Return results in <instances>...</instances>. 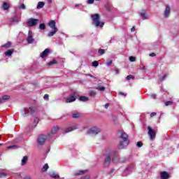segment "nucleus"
Returning a JSON list of instances; mask_svg holds the SVG:
<instances>
[{"label":"nucleus","instance_id":"nucleus-26","mask_svg":"<svg viewBox=\"0 0 179 179\" xmlns=\"http://www.w3.org/2000/svg\"><path fill=\"white\" fill-rule=\"evenodd\" d=\"M2 8L4 10H8L9 9V4L6 2H4L2 5Z\"/></svg>","mask_w":179,"mask_h":179},{"label":"nucleus","instance_id":"nucleus-3","mask_svg":"<svg viewBox=\"0 0 179 179\" xmlns=\"http://www.w3.org/2000/svg\"><path fill=\"white\" fill-rule=\"evenodd\" d=\"M59 131V127L55 126L52 127L51 131L48 134V139L49 142H52L55 138V134Z\"/></svg>","mask_w":179,"mask_h":179},{"label":"nucleus","instance_id":"nucleus-22","mask_svg":"<svg viewBox=\"0 0 179 179\" xmlns=\"http://www.w3.org/2000/svg\"><path fill=\"white\" fill-rule=\"evenodd\" d=\"M49 175L50 176V177H52V178H59V175L55 173V171L50 172Z\"/></svg>","mask_w":179,"mask_h":179},{"label":"nucleus","instance_id":"nucleus-34","mask_svg":"<svg viewBox=\"0 0 179 179\" xmlns=\"http://www.w3.org/2000/svg\"><path fill=\"white\" fill-rule=\"evenodd\" d=\"M89 94H90V96L91 97H94V96H96V92H94V91H90Z\"/></svg>","mask_w":179,"mask_h":179},{"label":"nucleus","instance_id":"nucleus-9","mask_svg":"<svg viewBox=\"0 0 179 179\" xmlns=\"http://www.w3.org/2000/svg\"><path fill=\"white\" fill-rule=\"evenodd\" d=\"M45 141H48V135H41L38 138V143L39 145H44V143H45Z\"/></svg>","mask_w":179,"mask_h":179},{"label":"nucleus","instance_id":"nucleus-16","mask_svg":"<svg viewBox=\"0 0 179 179\" xmlns=\"http://www.w3.org/2000/svg\"><path fill=\"white\" fill-rule=\"evenodd\" d=\"M161 179H169L170 178V175L166 171L161 172L160 173Z\"/></svg>","mask_w":179,"mask_h":179},{"label":"nucleus","instance_id":"nucleus-42","mask_svg":"<svg viewBox=\"0 0 179 179\" xmlns=\"http://www.w3.org/2000/svg\"><path fill=\"white\" fill-rule=\"evenodd\" d=\"M129 61H130L131 62H135L136 59H135V57L131 56V57H129Z\"/></svg>","mask_w":179,"mask_h":179},{"label":"nucleus","instance_id":"nucleus-36","mask_svg":"<svg viewBox=\"0 0 179 179\" xmlns=\"http://www.w3.org/2000/svg\"><path fill=\"white\" fill-rule=\"evenodd\" d=\"M79 117H80V114L78 113L73 114V118H79Z\"/></svg>","mask_w":179,"mask_h":179},{"label":"nucleus","instance_id":"nucleus-61","mask_svg":"<svg viewBox=\"0 0 179 179\" xmlns=\"http://www.w3.org/2000/svg\"><path fill=\"white\" fill-rule=\"evenodd\" d=\"M34 85H37V83H36V84H34Z\"/></svg>","mask_w":179,"mask_h":179},{"label":"nucleus","instance_id":"nucleus-47","mask_svg":"<svg viewBox=\"0 0 179 179\" xmlns=\"http://www.w3.org/2000/svg\"><path fill=\"white\" fill-rule=\"evenodd\" d=\"M1 177H6V173L0 172V178H1Z\"/></svg>","mask_w":179,"mask_h":179},{"label":"nucleus","instance_id":"nucleus-7","mask_svg":"<svg viewBox=\"0 0 179 179\" xmlns=\"http://www.w3.org/2000/svg\"><path fill=\"white\" fill-rule=\"evenodd\" d=\"M148 136H150V141H154V139L156 138V134H157V131L152 129V127H150V126L148 127Z\"/></svg>","mask_w":179,"mask_h":179},{"label":"nucleus","instance_id":"nucleus-21","mask_svg":"<svg viewBox=\"0 0 179 179\" xmlns=\"http://www.w3.org/2000/svg\"><path fill=\"white\" fill-rule=\"evenodd\" d=\"M57 31H58V28H55L53 31H51L48 33V37H52L55 34H56Z\"/></svg>","mask_w":179,"mask_h":179},{"label":"nucleus","instance_id":"nucleus-13","mask_svg":"<svg viewBox=\"0 0 179 179\" xmlns=\"http://www.w3.org/2000/svg\"><path fill=\"white\" fill-rule=\"evenodd\" d=\"M140 16L143 19V20H146L147 19L149 18L148 16V14L146 13V10H142L141 12L140 13Z\"/></svg>","mask_w":179,"mask_h":179},{"label":"nucleus","instance_id":"nucleus-43","mask_svg":"<svg viewBox=\"0 0 179 179\" xmlns=\"http://www.w3.org/2000/svg\"><path fill=\"white\" fill-rule=\"evenodd\" d=\"M171 104H173L172 101H168L166 102H165V106H171Z\"/></svg>","mask_w":179,"mask_h":179},{"label":"nucleus","instance_id":"nucleus-32","mask_svg":"<svg viewBox=\"0 0 179 179\" xmlns=\"http://www.w3.org/2000/svg\"><path fill=\"white\" fill-rule=\"evenodd\" d=\"M19 9H22L23 10H24V9H26V5H24V3H22L19 6Z\"/></svg>","mask_w":179,"mask_h":179},{"label":"nucleus","instance_id":"nucleus-60","mask_svg":"<svg viewBox=\"0 0 179 179\" xmlns=\"http://www.w3.org/2000/svg\"><path fill=\"white\" fill-rule=\"evenodd\" d=\"M0 146H2V143H0Z\"/></svg>","mask_w":179,"mask_h":179},{"label":"nucleus","instance_id":"nucleus-27","mask_svg":"<svg viewBox=\"0 0 179 179\" xmlns=\"http://www.w3.org/2000/svg\"><path fill=\"white\" fill-rule=\"evenodd\" d=\"M44 5H45L44 2L39 1L37 5V9H41L42 8H44Z\"/></svg>","mask_w":179,"mask_h":179},{"label":"nucleus","instance_id":"nucleus-12","mask_svg":"<svg viewBox=\"0 0 179 179\" xmlns=\"http://www.w3.org/2000/svg\"><path fill=\"white\" fill-rule=\"evenodd\" d=\"M111 163V157L110 155H106V158H105V161H104V166L105 167H107L110 165V164Z\"/></svg>","mask_w":179,"mask_h":179},{"label":"nucleus","instance_id":"nucleus-63","mask_svg":"<svg viewBox=\"0 0 179 179\" xmlns=\"http://www.w3.org/2000/svg\"><path fill=\"white\" fill-rule=\"evenodd\" d=\"M1 135H0V139H1Z\"/></svg>","mask_w":179,"mask_h":179},{"label":"nucleus","instance_id":"nucleus-17","mask_svg":"<svg viewBox=\"0 0 179 179\" xmlns=\"http://www.w3.org/2000/svg\"><path fill=\"white\" fill-rule=\"evenodd\" d=\"M50 52V49L47 48L43 52H42L40 55V57L41 58H45L48 55V53Z\"/></svg>","mask_w":179,"mask_h":179},{"label":"nucleus","instance_id":"nucleus-37","mask_svg":"<svg viewBox=\"0 0 179 179\" xmlns=\"http://www.w3.org/2000/svg\"><path fill=\"white\" fill-rule=\"evenodd\" d=\"M134 77L132 75H129L126 78L127 80H131V79H134Z\"/></svg>","mask_w":179,"mask_h":179},{"label":"nucleus","instance_id":"nucleus-10","mask_svg":"<svg viewBox=\"0 0 179 179\" xmlns=\"http://www.w3.org/2000/svg\"><path fill=\"white\" fill-rule=\"evenodd\" d=\"M27 41L28 44H33L34 43V38H33V31H28V37L27 38Z\"/></svg>","mask_w":179,"mask_h":179},{"label":"nucleus","instance_id":"nucleus-51","mask_svg":"<svg viewBox=\"0 0 179 179\" xmlns=\"http://www.w3.org/2000/svg\"><path fill=\"white\" fill-rule=\"evenodd\" d=\"M157 115L156 113L152 112V113H151V114H150V117H155V115Z\"/></svg>","mask_w":179,"mask_h":179},{"label":"nucleus","instance_id":"nucleus-2","mask_svg":"<svg viewBox=\"0 0 179 179\" xmlns=\"http://www.w3.org/2000/svg\"><path fill=\"white\" fill-rule=\"evenodd\" d=\"M93 20L92 24H94L96 27H103L104 26V22L100 21V15L98 13L91 15Z\"/></svg>","mask_w":179,"mask_h":179},{"label":"nucleus","instance_id":"nucleus-30","mask_svg":"<svg viewBox=\"0 0 179 179\" xmlns=\"http://www.w3.org/2000/svg\"><path fill=\"white\" fill-rule=\"evenodd\" d=\"M47 170H48V164H45L42 169L43 171H47Z\"/></svg>","mask_w":179,"mask_h":179},{"label":"nucleus","instance_id":"nucleus-18","mask_svg":"<svg viewBox=\"0 0 179 179\" xmlns=\"http://www.w3.org/2000/svg\"><path fill=\"white\" fill-rule=\"evenodd\" d=\"M55 24H56V22L54 20H51L48 23V26H50V29H52V30L57 29V27H55Z\"/></svg>","mask_w":179,"mask_h":179},{"label":"nucleus","instance_id":"nucleus-48","mask_svg":"<svg viewBox=\"0 0 179 179\" xmlns=\"http://www.w3.org/2000/svg\"><path fill=\"white\" fill-rule=\"evenodd\" d=\"M48 97H49V95L46 94L44 95L43 99L44 100H48Z\"/></svg>","mask_w":179,"mask_h":179},{"label":"nucleus","instance_id":"nucleus-50","mask_svg":"<svg viewBox=\"0 0 179 179\" xmlns=\"http://www.w3.org/2000/svg\"><path fill=\"white\" fill-rule=\"evenodd\" d=\"M8 149H16V145L9 146Z\"/></svg>","mask_w":179,"mask_h":179},{"label":"nucleus","instance_id":"nucleus-45","mask_svg":"<svg viewBox=\"0 0 179 179\" xmlns=\"http://www.w3.org/2000/svg\"><path fill=\"white\" fill-rule=\"evenodd\" d=\"M54 64H57V61L53 60V61H52V62H50L48 63V65H49V66H50V65H54Z\"/></svg>","mask_w":179,"mask_h":179},{"label":"nucleus","instance_id":"nucleus-52","mask_svg":"<svg viewBox=\"0 0 179 179\" xmlns=\"http://www.w3.org/2000/svg\"><path fill=\"white\" fill-rule=\"evenodd\" d=\"M115 72L117 75H118V73H120V71L118 70V69H115Z\"/></svg>","mask_w":179,"mask_h":179},{"label":"nucleus","instance_id":"nucleus-54","mask_svg":"<svg viewBox=\"0 0 179 179\" xmlns=\"http://www.w3.org/2000/svg\"><path fill=\"white\" fill-rule=\"evenodd\" d=\"M119 94H120V96H127L124 92H120Z\"/></svg>","mask_w":179,"mask_h":179},{"label":"nucleus","instance_id":"nucleus-23","mask_svg":"<svg viewBox=\"0 0 179 179\" xmlns=\"http://www.w3.org/2000/svg\"><path fill=\"white\" fill-rule=\"evenodd\" d=\"M10 99V96L9 95H4L2 96L1 99H0V104L1 103H3V100H9Z\"/></svg>","mask_w":179,"mask_h":179},{"label":"nucleus","instance_id":"nucleus-11","mask_svg":"<svg viewBox=\"0 0 179 179\" xmlns=\"http://www.w3.org/2000/svg\"><path fill=\"white\" fill-rule=\"evenodd\" d=\"M112 157V162L113 163H118V162H120V157L118 155V152H113V154H112L111 155Z\"/></svg>","mask_w":179,"mask_h":179},{"label":"nucleus","instance_id":"nucleus-1","mask_svg":"<svg viewBox=\"0 0 179 179\" xmlns=\"http://www.w3.org/2000/svg\"><path fill=\"white\" fill-rule=\"evenodd\" d=\"M120 135V138L122 139L118 145L119 149H124L127 148L129 144V141L128 140V134L127 133H123L121 131L118 133Z\"/></svg>","mask_w":179,"mask_h":179},{"label":"nucleus","instance_id":"nucleus-56","mask_svg":"<svg viewBox=\"0 0 179 179\" xmlns=\"http://www.w3.org/2000/svg\"><path fill=\"white\" fill-rule=\"evenodd\" d=\"M131 31H135V27H133L131 29Z\"/></svg>","mask_w":179,"mask_h":179},{"label":"nucleus","instance_id":"nucleus-15","mask_svg":"<svg viewBox=\"0 0 179 179\" xmlns=\"http://www.w3.org/2000/svg\"><path fill=\"white\" fill-rule=\"evenodd\" d=\"M170 12H171L170 6L166 5V9L164 11V17H169V16H170Z\"/></svg>","mask_w":179,"mask_h":179},{"label":"nucleus","instance_id":"nucleus-14","mask_svg":"<svg viewBox=\"0 0 179 179\" xmlns=\"http://www.w3.org/2000/svg\"><path fill=\"white\" fill-rule=\"evenodd\" d=\"M20 20H21L20 16L16 15L15 17L10 19V23H12V24L19 23V22H20Z\"/></svg>","mask_w":179,"mask_h":179},{"label":"nucleus","instance_id":"nucleus-40","mask_svg":"<svg viewBox=\"0 0 179 179\" xmlns=\"http://www.w3.org/2000/svg\"><path fill=\"white\" fill-rule=\"evenodd\" d=\"M97 89L100 92H104V90H106V87H99Z\"/></svg>","mask_w":179,"mask_h":179},{"label":"nucleus","instance_id":"nucleus-58","mask_svg":"<svg viewBox=\"0 0 179 179\" xmlns=\"http://www.w3.org/2000/svg\"><path fill=\"white\" fill-rule=\"evenodd\" d=\"M48 1L51 3V2H52V0H48Z\"/></svg>","mask_w":179,"mask_h":179},{"label":"nucleus","instance_id":"nucleus-35","mask_svg":"<svg viewBox=\"0 0 179 179\" xmlns=\"http://www.w3.org/2000/svg\"><path fill=\"white\" fill-rule=\"evenodd\" d=\"M92 66H94L95 68L97 67V66H99V62H97V61H94V62H92Z\"/></svg>","mask_w":179,"mask_h":179},{"label":"nucleus","instance_id":"nucleus-62","mask_svg":"<svg viewBox=\"0 0 179 179\" xmlns=\"http://www.w3.org/2000/svg\"><path fill=\"white\" fill-rule=\"evenodd\" d=\"M76 6H79L78 5H76Z\"/></svg>","mask_w":179,"mask_h":179},{"label":"nucleus","instance_id":"nucleus-5","mask_svg":"<svg viewBox=\"0 0 179 179\" xmlns=\"http://www.w3.org/2000/svg\"><path fill=\"white\" fill-rule=\"evenodd\" d=\"M100 132H101V129H100V128L93 127L88 129L87 134L89 135H98V134H100Z\"/></svg>","mask_w":179,"mask_h":179},{"label":"nucleus","instance_id":"nucleus-4","mask_svg":"<svg viewBox=\"0 0 179 179\" xmlns=\"http://www.w3.org/2000/svg\"><path fill=\"white\" fill-rule=\"evenodd\" d=\"M34 113H36V108L34 107L24 108L21 110V114L23 115V117H26V115H33Z\"/></svg>","mask_w":179,"mask_h":179},{"label":"nucleus","instance_id":"nucleus-31","mask_svg":"<svg viewBox=\"0 0 179 179\" xmlns=\"http://www.w3.org/2000/svg\"><path fill=\"white\" fill-rule=\"evenodd\" d=\"M98 52L100 55H103V54H105L106 51L104 50V49H99L98 50Z\"/></svg>","mask_w":179,"mask_h":179},{"label":"nucleus","instance_id":"nucleus-49","mask_svg":"<svg viewBox=\"0 0 179 179\" xmlns=\"http://www.w3.org/2000/svg\"><path fill=\"white\" fill-rule=\"evenodd\" d=\"M150 97H152V99H156V94H152L150 95Z\"/></svg>","mask_w":179,"mask_h":179},{"label":"nucleus","instance_id":"nucleus-20","mask_svg":"<svg viewBox=\"0 0 179 179\" xmlns=\"http://www.w3.org/2000/svg\"><path fill=\"white\" fill-rule=\"evenodd\" d=\"M86 173H87V170H80L75 173V176H83Z\"/></svg>","mask_w":179,"mask_h":179},{"label":"nucleus","instance_id":"nucleus-46","mask_svg":"<svg viewBox=\"0 0 179 179\" xmlns=\"http://www.w3.org/2000/svg\"><path fill=\"white\" fill-rule=\"evenodd\" d=\"M111 64H113V60H109L106 62V66H110V65H111Z\"/></svg>","mask_w":179,"mask_h":179},{"label":"nucleus","instance_id":"nucleus-28","mask_svg":"<svg viewBox=\"0 0 179 179\" xmlns=\"http://www.w3.org/2000/svg\"><path fill=\"white\" fill-rule=\"evenodd\" d=\"M13 54V50H8L7 52H5V55L6 57H10Z\"/></svg>","mask_w":179,"mask_h":179},{"label":"nucleus","instance_id":"nucleus-8","mask_svg":"<svg viewBox=\"0 0 179 179\" xmlns=\"http://www.w3.org/2000/svg\"><path fill=\"white\" fill-rule=\"evenodd\" d=\"M78 97V92H73L66 99V103H73Z\"/></svg>","mask_w":179,"mask_h":179},{"label":"nucleus","instance_id":"nucleus-25","mask_svg":"<svg viewBox=\"0 0 179 179\" xmlns=\"http://www.w3.org/2000/svg\"><path fill=\"white\" fill-rule=\"evenodd\" d=\"M27 160H28L27 156H24L21 161L22 166H24V164L27 163Z\"/></svg>","mask_w":179,"mask_h":179},{"label":"nucleus","instance_id":"nucleus-59","mask_svg":"<svg viewBox=\"0 0 179 179\" xmlns=\"http://www.w3.org/2000/svg\"><path fill=\"white\" fill-rule=\"evenodd\" d=\"M141 69H145V67H141Z\"/></svg>","mask_w":179,"mask_h":179},{"label":"nucleus","instance_id":"nucleus-19","mask_svg":"<svg viewBox=\"0 0 179 179\" xmlns=\"http://www.w3.org/2000/svg\"><path fill=\"white\" fill-rule=\"evenodd\" d=\"M75 129H78V127H76V126L69 127L65 130V134H68L69 132H72V131H75Z\"/></svg>","mask_w":179,"mask_h":179},{"label":"nucleus","instance_id":"nucleus-33","mask_svg":"<svg viewBox=\"0 0 179 179\" xmlns=\"http://www.w3.org/2000/svg\"><path fill=\"white\" fill-rule=\"evenodd\" d=\"M39 29H40L41 30H45V24H41L39 25Z\"/></svg>","mask_w":179,"mask_h":179},{"label":"nucleus","instance_id":"nucleus-53","mask_svg":"<svg viewBox=\"0 0 179 179\" xmlns=\"http://www.w3.org/2000/svg\"><path fill=\"white\" fill-rule=\"evenodd\" d=\"M150 57H156V54L155 53H151V54H150Z\"/></svg>","mask_w":179,"mask_h":179},{"label":"nucleus","instance_id":"nucleus-39","mask_svg":"<svg viewBox=\"0 0 179 179\" xmlns=\"http://www.w3.org/2000/svg\"><path fill=\"white\" fill-rule=\"evenodd\" d=\"M38 121L39 120L38 119V117H36L34 120V124H35V127L37 126V124H38Z\"/></svg>","mask_w":179,"mask_h":179},{"label":"nucleus","instance_id":"nucleus-41","mask_svg":"<svg viewBox=\"0 0 179 179\" xmlns=\"http://www.w3.org/2000/svg\"><path fill=\"white\" fill-rule=\"evenodd\" d=\"M96 1H99V0H96ZM87 3L88 5H92V3H94V0H88Z\"/></svg>","mask_w":179,"mask_h":179},{"label":"nucleus","instance_id":"nucleus-44","mask_svg":"<svg viewBox=\"0 0 179 179\" xmlns=\"http://www.w3.org/2000/svg\"><path fill=\"white\" fill-rule=\"evenodd\" d=\"M167 78V74L164 75L162 78L159 79L160 82H163Z\"/></svg>","mask_w":179,"mask_h":179},{"label":"nucleus","instance_id":"nucleus-57","mask_svg":"<svg viewBox=\"0 0 179 179\" xmlns=\"http://www.w3.org/2000/svg\"><path fill=\"white\" fill-rule=\"evenodd\" d=\"M87 76H90V78H93V76L92 74H87Z\"/></svg>","mask_w":179,"mask_h":179},{"label":"nucleus","instance_id":"nucleus-6","mask_svg":"<svg viewBox=\"0 0 179 179\" xmlns=\"http://www.w3.org/2000/svg\"><path fill=\"white\" fill-rule=\"evenodd\" d=\"M38 19L29 18L27 20V24L29 27H34V26H37V24H38Z\"/></svg>","mask_w":179,"mask_h":179},{"label":"nucleus","instance_id":"nucleus-55","mask_svg":"<svg viewBox=\"0 0 179 179\" xmlns=\"http://www.w3.org/2000/svg\"><path fill=\"white\" fill-rule=\"evenodd\" d=\"M109 106H110V104L106 103V104L105 105V108H108Z\"/></svg>","mask_w":179,"mask_h":179},{"label":"nucleus","instance_id":"nucleus-38","mask_svg":"<svg viewBox=\"0 0 179 179\" xmlns=\"http://www.w3.org/2000/svg\"><path fill=\"white\" fill-rule=\"evenodd\" d=\"M136 145H137L138 148H142V146H143V143L141 142V141H138V142H137Z\"/></svg>","mask_w":179,"mask_h":179},{"label":"nucleus","instance_id":"nucleus-29","mask_svg":"<svg viewBox=\"0 0 179 179\" xmlns=\"http://www.w3.org/2000/svg\"><path fill=\"white\" fill-rule=\"evenodd\" d=\"M10 45H12V43L7 42L4 45H1V47L4 48H9L10 47Z\"/></svg>","mask_w":179,"mask_h":179},{"label":"nucleus","instance_id":"nucleus-24","mask_svg":"<svg viewBox=\"0 0 179 179\" xmlns=\"http://www.w3.org/2000/svg\"><path fill=\"white\" fill-rule=\"evenodd\" d=\"M78 100L80 101H88L89 98L87 96H81L79 97Z\"/></svg>","mask_w":179,"mask_h":179}]
</instances>
